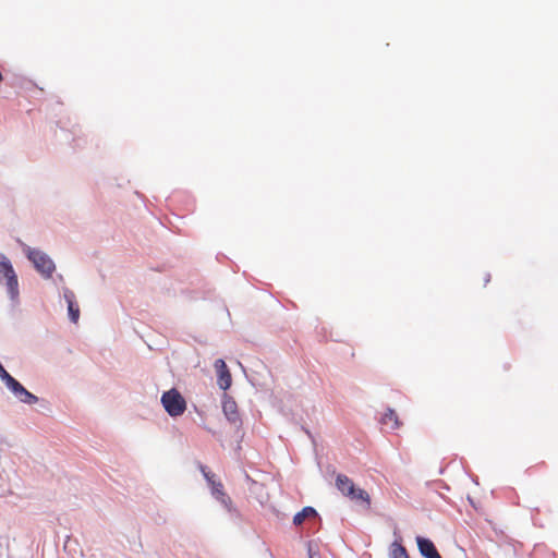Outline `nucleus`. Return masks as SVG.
Returning a JSON list of instances; mask_svg holds the SVG:
<instances>
[{
  "label": "nucleus",
  "mask_w": 558,
  "mask_h": 558,
  "mask_svg": "<svg viewBox=\"0 0 558 558\" xmlns=\"http://www.w3.org/2000/svg\"><path fill=\"white\" fill-rule=\"evenodd\" d=\"M16 398L26 404H35L38 401V398L26 389H24V391L21 392Z\"/></svg>",
  "instance_id": "ddd939ff"
},
{
  "label": "nucleus",
  "mask_w": 558,
  "mask_h": 558,
  "mask_svg": "<svg viewBox=\"0 0 558 558\" xmlns=\"http://www.w3.org/2000/svg\"><path fill=\"white\" fill-rule=\"evenodd\" d=\"M222 411L227 420L236 428L242 425V420L238 410L236 402L229 396H225L222 400Z\"/></svg>",
  "instance_id": "39448f33"
},
{
  "label": "nucleus",
  "mask_w": 558,
  "mask_h": 558,
  "mask_svg": "<svg viewBox=\"0 0 558 558\" xmlns=\"http://www.w3.org/2000/svg\"><path fill=\"white\" fill-rule=\"evenodd\" d=\"M416 542L420 553L425 558H441L430 539L418 536Z\"/></svg>",
  "instance_id": "0eeeda50"
},
{
  "label": "nucleus",
  "mask_w": 558,
  "mask_h": 558,
  "mask_svg": "<svg viewBox=\"0 0 558 558\" xmlns=\"http://www.w3.org/2000/svg\"><path fill=\"white\" fill-rule=\"evenodd\" d=\"M3 80V76H2V73L0 72V83L2 82Z\"/></svg>",
  "instance_id": "6ab92c4d"
},
{
  "label": "nucleus",
  "mask_w": 558,
  "mask_h": 558,
  "mask_svg": "<svg viewBox=\"0 0 558 558\" xmlns=\"http://www.w3.org/2000/svg\"><path fill=\"white\" fill-rule=\"evenodd\" d=\"M2 279H5V284L8 287L9 293L11 294V298H15L19 293L17 277L10 260L0 253V281Z\"/></svg>",
  "instance_id": "20e7f679"
},
{
  "label": "nucleus",
  "mask_w": 558,
  "mask_h": 558,
  "mask_svg": "<svg viewBox=\"0 0 558 558\" xmlns=\"http://www.w3.org/2000/svg\"><path fill=\"white\" fill-rule=\"evenodd\" d=\"M161 403L166 412L173 417L182 415L186 410V401L175 388L162 393Z\"/></svg>",
  "instance_id": "f03ea898"
},
{
  "label": "nucleus",
  "mask_w": 558,
  "mask_h": 558,
  "mask_svg": "<svg viewBox=\"0 0 558 558\" xmlns=\"http://www.w3.org/2000/svg\"><path fill=\"white\" fill-rule=\"evenodd\" d=\"M391 558H409L407 549L399 542H393L390 547Z\"/></svg>",
  "instance_id": "9b49d317"
},
{
  "label": "nucleus",
  "mask_w": 558,
  "mask_h": 558,
  "mask_svg": "<svg viewBox=\"0 0 558 558\" xmlns=\"http://www.w3.org/2000/svg\"><path fill=\"white\" fill-rule=\"evenodd\" d=\"M215 369L217 373V384L220 389L228 390L232 384L231 373L222 359H218L215 362Z\"/></svg>",
  "instance_id": "423d86ee"
},
{
  "label": "nucleus",
  "mask_w": 558,
  "mask_h": 558,
  "mask_svg": "<svg viewBox=\"0 0 558 558\" xmlns=\"http://www.w3.org/2000/svg\"><path fill=\"white\" fill-rule=\"evenodd\" d=\"M202 472H203V474H204L205 478L207 480V482H208V484H209L210 486L213 485V482H217V481L215 480V477H216V476H215V474H213V473H211V472H209V471H206V468H202Z\"/></svg>",
  "instance_id": "2eb2a0df"
},
{
  "label": "nucleus",
  "mask_w": 558,
  "mask_h": 558,
  "mask_svg": "<svg viewBox=\"0 0 558 558\" xmlns=\"http://www.w3.org/2000/svg\"><path fill=\"white\" fill-rule=\"evenodd\" d=\"M27 257L34 267L44 277L50 278L56 269L52 259L44 252L35 248H27Z\"/></svg>",
  "instance_id": "7ed1b4c3"
},
{
  "label": "nucleus",
  "mask_w": 558,
  "mask_h": 558,
  "mask_svg": "<svg viewBox=\"0 0 558 558\" xmlns=\"http://www.w3.org/2000/svg\"><path fill=\"white\" fill-rule=\"evenodd\" d=\"M64 299L68 304L70 319L73 323H77V320L80 318V308H78V305L76 304V302L74 301V293L70 290H65Z\"/></svg>",
  "instance_id": "6e6552de"
},
{
  "label": "nucleus",
  "mask_w": 558,
  "mask_h": 558,
  "mask_svg": "<svg viewBox=\"0 0 558 558\" xmlns=\"http://www.w3.org/2000/svg\"><path fill=\"white\" fill-rule=\"evenodd\" d=\"M383 423L385 425H388L390 426V428L392 429H396L400 426V422H399V418H398V415L397 413L389 409L383 416Z\"/></svg>",
  "instance_id": "9d476101"
},
{
  "label": "nucleus",
  "mask_w": 558,
  "mask_h": 558,
  "mask_svg": "<svg viewBox=\"0 0 558 558\" xmlns=\"http://www.w3.org/2000/svg\"><path fill=\"white\" fill-rule=\"evenodd\" d=\"M7 387L17 397L21 392L24 391V387L14 378L10 377L7 381H4Z\"/></svg>",
  "instance_id": "f8f14e48"
},
{
  "label": "nucleus",
  "mask_w": 558,
  "mask_h": 558,
  "mask_svg": "<svg viewBox=\"0 0 558 558\" xmlns=\"http://www.w3.org/2000/svg\"><path fill=\"white\" fill-rule=\"evenodd\" d=\"M489 281V275H487V277L485 278V282H488Z\"/></svg>",
  "instance_id": "a211bd4d"
},
{
  "label": "nucleus",
  "mask_w": 558,
  "mask_h": 558,
  "mask_svg": "<svg viewBox=\"0 0 558 558\" xmlns=\"http://www.w3.org/2000/svg\"><path fill=\"white\" fill-rule=\"evenodd\" d=\"M316 515H317V512L314 508L305 507L293 517V523L295 525H301L305 521V519L316 517Z\"/></svg>",
  "instance_id": "1a4fd4ad"
},
{
  "label": "nucleus",
  "mask_w": 558,
  "mask_h": 558,
  "mask_svg": "<svg viewBox=\"0 0 558 558\" xmlns=\"http://www.w3.org/2000/svg\"><path fill=\"white\" fill-rule=\"evenodd\" d=\"M211 492L217 499L225 500L226 494L223 492V485L220 482H213Z\"/></svg>",
  "instance_id": "4468645a"
},
{
  "label": "nucleus",
  "mask_w": 558,
  "mask_h": 558,
  "mask_svg": "<svg viewBox=\"0 0 558 558\" xmlns=\"http://www.w3.org/2000/svg\"><path fill=\"white\" fill-rule=\"evenodd\" d=\"M308 554H310V558H316V554L312 551V547L310 546L308 547Z\"/></svg>",
  "instance_id": "f3484780"
},
{
  "label": "nucleus",
  "mask_w": 558,
  "mask_h": 558,
  "mask_svg": "<svg viewBox=\"0 0 558 558\" xmlns=\"http://www.w3.org/2000/svg\"><path fill=\"white\" fill-rule=\"evenodd\" d=\"M336 486L342 495L351 500L362 501L367 507L371 505V498L366 490L356 488L353 481L344 474H339L336 478Z\"/></svg>",
  "instance_id": "f257e3e1"
},
{
  "label": "nucleus",
  "mask_w": 558,
  "mask_h": 558,
  "mask_svg": "<svg viewBox=\"0 0 558 558\" xmlns=\"http://www.w3.org/2000/svg\"><path fill=\"white\" fill-rule=\"evenodd\" d=\"M11 377V375L3 368V366L0 364V378L3 380V381H7L9 378Z\"/></svg>",
  "instance_id": "dca6fc26"
}]
</instances>
